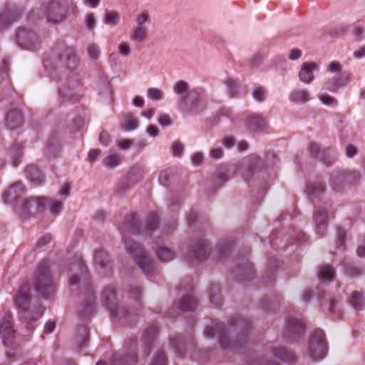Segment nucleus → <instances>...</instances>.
<instances>
[{"instance_id": "40", "label": "nucleus", "mask_w": 365, "mask_h": 365, "mask_svg": "<svg viewBox=\"0 0 365 365\" xmlns=\"http://www.w3.org/2000/svg\"><path fill=\"white\" fill-rule=\"evenodd\" d=\"M150 20V15L147 11L138 14L135 19L137 26H145L144 24Z\"/></svg>"}, {"instance_id": "60", "label": "nucleus", "mask_w": 365, "mask_h": 365, "mask_svg": "<svg viewBox=\"0 0 365 365\" xmlns=\"http://www.w3.org/2000/svg\"><path fill=\"white\" fill-rule=\"evenodd\" d=\"M302 56V51L298 48H293L290 51L289 59L291 60H297L300 58Z\"/></svg>"}, {"instance_id": "54", "label": "nucleus", "mask_w": 365, "mask_h": 365, "mask_svg": "<svg viewBox=\"0 0 365 365\" xmlns=\"http://www.w3.org/2000/svg\"><path fill=\"white\" fill-rule=\"evenodd\" d=\"M158 122L162 126H168L171 124V120L168 115L162 114L158 118Z\"/></svg>"}, {"instance_id": "43", "label": "nucleus", "mask_w": 365, "mask_h": 365, "mask_svg": "<svg viewBox=\"0 0 365 365\" xmlns=\"http://www.w3.org/2000/svg\"><path fill=\"white\" fill-rule=\"evenodd\" d=\"M89 56L93 59H97L101 53L99 47L96 44H91L88 48Z\"/></svg>"}, {"instance_id": "31", "label": "nucleus", "mask_w": 365, "mask_h": 365, "mask_svg": "<svg viewBox=\"0 0 365 365\" xmlns=\"http://www.w3.org/2000/svg\"><path fill=\"white\" fill-rule=\"evenodd\" d=\"M158 216L155 213L152 212L147 217L144 230L148 232L153 231L158 227Z\"/></svg>"}, {"instance_id": "56", "label": "nucleus", "mask_w": 365, "mask_h": 365, "mask_svg": "<svg viewBox=\"0 0 365 365\" xmlns=\"http://www.w3.org/2000/svg\"><path fill=\"white\" fill-rule=\"evenodd\" d=\"M75 55V52L71 48H65L63 53L60 55V59H63L66 58L68 60H70L72 56Z\"/></svg>"}, {"instance_id": "9", "label": "nucleus", "mask_w": 365, "mask_h": 365, "mask_svg": "<svg viewBox=\"0 0 365 365\" xmlns=\"http://www.w3.org/2000/svg\"><path fill=\"white\" fill-rule=\"evenodd\" d=\"M16 38L17 43L24 48L35 50L39 44L36 34L31 30L19 29Z\"/></svg>"}, {"instance_id": "46", "label": "nucleus", "mask_w": 365, "mask_h": 365, "mask_svg": "<svg viewBox=\"0 0 365 365\" xmlns=\"http://www.w3.org/2000/svg\"><path fill=\"white\" fill-rule=\"evenodd\" d=\"M183 149V145L179 141H175L171 147L173 154L175 156H180L182 153Z\"/></svg>"}, {"instance_id": "3", "label": "nucleus", "mask_w": 365, "mask_h": 365, "mask_svg": "<svg viewBox=\"0 0 365 365\" xmlns=\"http://www.w3.org/2000/svg\"><path fill=\"white\" fill-rule=\"evenodd\" d=\"M232 326L236 329H240L243 332L242 335L240 336V338L233 344L230 343L229 341L227 329L222 324H217L215 327H206L204 331V334L209 338H213L215 335V332H217L218 334L219 342L223 349L235 348L238 346V343L241 342V341L245 342V332H247L251 327V324L247 320L244 319H239L234 323Z\"/></svg>"}, {"instance_id": "21", "label": "nucleus", "mask_w": 365, "mask_h": 365, "mask_svg": "<svg viewBox=\"0 0 365 365\" xmlns=\"http://www.w3.org/2000/svg\"><path fill=\"white\" fill-rule=\"evenodd\" d=\"M197 301L192 294L183 297L179 303V308L183 312H192L197 307Z\"/></svg>"}, {"instance_id": "55", "label": "nucleus", "mask_w": 365, "mask_h": 365, "mask_svg": "<svg viewBox=\"0 0 365 365\" xmlns=\"http://www.w3.org/2000/svg\"><path fill=\"white\" fill-rule=\"evenodd\" d=\"M210 156L215 159H220L223 155V150L220 148H213L210 150Z\"/></svg>"}, {"instance_id": "6", "label": "nucleus", "mask_w": 365, "mask_h": 365, "mask_svg": "<svg viewBox=\"0 0 365 365\" xmlns=\"http://www.w3.org/2000/svg\"><path fill=\"white\" fill-rule=\"evenodd\" d=\"M76 6L72 0H51L46 8L48 21L58 24L64 20L69 11L75 12Z\"/></svg>"}, {"instance_id": "63", "label": "nucleus", "mask_w": 365, "mask_h": 365, "mask_svg": "<svg viewBox=\"0 0 365 365\" xmlns=\"http://www.w3.org/2000/svg\"><path fill=\"white\" fill-rule=\"evenodd\" d=\"M223 145L226 148H230L235 145V139L231 136L225 137L223 140Z\"/></svg>"}, {"instance_id": "49", "label": "nucleus", "mask_w": 365, "mask_h": 365, "mask_svg": "<svg viewBox=\"0 0 365 365\" xmlns=\"http://www.w3.org/2000/svg\"><path fill=\"white\" fill-rule=\"evenodd\" d=\"M96 25V19L93 14H88L86 16V26L89 30H93Z\"/></svg>"}, {"instance_id": "28", "label": "nucleus", "mask_w": 365, "mask_h": 365, "mask_svg": "<svg viewBox=\"0 0 365 365\" xmlns=\"http://www.w3.org/2000/svg\"><path fill=\"white\" fill-rule=\"evenodd\" d=\"M349 303L355 309L361 310L364 308L362 294L357 291L354 292L351 294Z\"/></svg>"}, {"instance_id": "15", "label": "nucleus", "mask_w": 365, "mask_h": 365, "mask_svg": "<svg viewBox=\"0 0 365 365\" xmlns=\"http://www.w3.org/2000/svg\"><path fill=\"white\" fill-rule=\"evenodd\" d=\"M23 124L21 112L17 109H13L6 114V125L10 130H14L21 127Z\"/></svg>"}, {"instance_id": "24", "label": "nucleus", "mask_w": 365, "mask_h": 365, "mask_svg": "<svg viewBox=\"0 0 365 365\" xmlns=\"http://www.w3.org/2000/svg\"><path fill=\"white\" fill-rule=\"evenodd\" d=\"M27 178L36 185H39L42 182V175L38 169L33 165H28L26 168Z\"/></svg>"}, {"instance_id": "50", "label": "nucleus", "mask_w": 365, "mask_h": 365, "mask_svg": "<svg viewBox=\"0 0 365 365\" xmlns=\"http://www.w3.org/2000/svg\"><path fill=\"white\" fill-rule=\"evenodd\" d=\"M319 98L320 101L325 105L331 106L336 104V100L329 95L322 94L320 95Z\"/></svg>"}, {"instance_id": "1", "label": "nucleus", "mask_w": 365, "mask_h": 365, "mask_svg": "<svg viewBox=\"0 0 365 365\" xmlns=\"http://www.w3.org/2000/svg\"><path fill=\"white\" fill-rule=\"evenodd\" d=\"M120 230L122 232L128 253L135 260L142 271L145 274H149L153 270V264L150 259L147 257L145 252L138 243L125 240L126 232L136 234L141 232L135 214L132 213L125 218Z\"/></svg>"}, {"instance_id": "53", "label": "nucleus", "mask_w": 365, "mask_h": 365, "mask_svg": "<svg viewBox=\"0 0 365 365\" xmlns=\"http://www.w3.org/2000/svg\"><path fill=\"white\" fill-rule=\"evenodd\" d=\"M346 237V232L343 229H339L337 232V247H342Z\"/></svg>"}, {"instance_id": "18", "label": "nucleus", "mask_w": 365, "mask_h": 365, "mask_svg": "<svg viewBox=\"0 0 365 365\" xmlns=\"http://www.w3.org/2000/svg\"><path fill=\"white\" fill-rule=\"evenodd\" d=\"M267 122L262 116L252 114L248 116L246 125L250 131L261 130L265 128Z\"/></svg>"}, {"instance_id": "62", "label": "nucleus", "mask_w": 365, "mask_h": 365, "mask_svg": "<svg viewBox=\"0 0 365 365\" xmlns=\"http://www.w3.org/2000/svg\"><path fill=\"white\" fill-rule=\"evenodd\" d=\"M328 70L331 72H338L341 70V65L336 61L331 62L328 68Z\"/></svg>"}, {"instance_id": "36", "label": "nucleus", "mask_w": 365, "mask_h": 365, "mask_svg": "<svg viewBox=\"0 0 365 365\" xmlns=\"http://www.w3.org/2000/svg\"><path fill=\"white\" fill-rule=\"evenodd\" d=\"M265 58V55L261 53H257L255 54L252 58L250 60V65L253 68L259 67L263 60Z\"/></svg>"}, {"instance_id": "8", "label": "nucleus", "mask_w": 365, "mask_h": 365, "mask_svg": "<svg viewBox=\"0 0 365 365\" xmlns=\"http://www.w3.org/2000/svg\"><path fill=\"white\" fill-rule=\"evenodd\" d=\"M308 351L314 360L322 359L326 355L327 344L322 330L317 329L313 332L309 341Z\"/></svg>"}, {"instance_id": "32", "label": "nucleus", "mask_w": 365, "mask_h": 365, "mask_svg": "<svg viewBox=\"0 0 365 365\" xmlns=\"http://www.w3.org/2000/svg\"><path fill=\"white\" fill-rule=\"evenodd\" d=\"M120 21V15L115 11H106L104 16V23L111 26H116Z\"/></svg>"}, {"instance_id": "19", "label": "nucleus", "mask_w": 365, "mask_h": 365, "mask_svg": "<svg viewBox=\"0 0 365 365\" xmlns=\"http://www.w3.org/2000/svg\"><path fill=\"white\" fill-rule=\"evenodd\" d=\"M24 192V185L20 182H16L11 186L8 191L4 194V200L5 202L16 201Z\"/></svg>"}, {"instance_id": "29", "label": "nucleus", "mask_w": 365, "mask_h": 365, "mask_svg": "<svg viewBox=\"0 0 365 365\" xmlns=\"http://www.w3.org/2000/svg\"><path fill=\"white\" fill-rule=\"evenodd\" d=\"M94 261L96 264H98L101 267H105L109 262L107 252L102 250L96 251Z\"/></svg>"}, {"instance_id": "41", "label": "nucleus", "mask_w": 365, "mask_h": 365, "mask_svg": "<svg viewBox=\"0 0 365 365\" xmlns=\"http://www.w3.org/2000/svg\"><path fill=\"white\" fill-rule=\"evenodd\" d=\"M187 88H188V84L185 81H179L175 84L174 91L177 94H182L185 92H186Z\"/></svg>"}, {"instance_id": "14", "label": "nucleus", "mask_w": 365, "mask_h": 365, "mask_svg": "<svg viewBox=\"0 0 365 365\" xmlns=\"http://www.w3.org/2000/svg\"><path fill=\"white\" fill-rule=\"evenodd\" d=\"M103 298L104 299L105 305L110 312L111 316H117L118 308L114 301L115 299V289L111 287L106 288L102 293Z\"/></svg>"}, {"instance_id": "10", "label": "nucleus", "mask_w": 365, "mask_h": 365, "mask_svg": "<svg viewBox=\"0 0 365 365\" xmlns=\"http://www.w3.org/2000/svg\"><path fill=\"white\" fill-rule=\"evenodd\" d=\"M305 325L301 320L290 318L284 331V336L288 340H295L304 333Z\"/></svg>"}, {"instance_id": "64", "label": "nucleus", "mask_w": 365, "mask_h": 365, "mask_svg": "<svg viewBox=\"0 0 365 365\" xmlns=\"http://www.w3.org/2000/svg\"><path fill=\"white\" fill-rule=\"evenodd\" d=\"M354 56L356 58H361L365 56V44L354 52Z\"/></svg>"}, {"instance_id": "39", "label": "nucleus", "mask_w": 365, "mask_h": 365, "mask_svg": "<svg viewBox=\"0 0 365 365\" xmlns=\"http://www.w3.org/2000/svg\"><path fill=\"white\" fill-rule=\"evenodd\" d=\"M345 274L350 277H358L361 274V269L352 265H346L344 268Z\"/></svg>"}, {"instance_id": "7", "label": "nucleus", "mask_w": 365, "mask_h": 365, "mask_svg": "<svg viewBox=\"0 0 365 365\" xmlns=\"http://www.w3.org/2000/svg\"><path fill=\"white\" fill-rule=\"evenodd\" d=\"M30 291L31 289L29 284H24L19 289L15 298V303L19 312L21 313V317L28 322H30V321H36L39 319L42 316L44 310L43 308L40 306L37 308L35 317L31 316V312L28 309L31 299Z\"/></svg>"}, {"instance_id": "35", "label": "nucleus", "mask_w": 365, "mask_h": 365, "mask_svg": "<svg viewBox=\"0 0 365 365\" xmlns=\"http://www.w3.org/2000/svg\"><path fill=\"white\" fill-rule=\"evenodd\" d=\"M120 162V158L118 155L116 154L108 155L103 160L104 165L106 167L110 168H114L119 165Z\"/></svg>"}, {"instance_id": "34", "label": "nucleus", "mask_w": 365, "mask_h": 365, "mask_svg": "<svg viewBox=\"0 0 365 365\" xmlns=\"http://www.w3.org/2000/svg\"><path fill=\"white\" fill-rule=\"evenodd\" d=\"M325 186L322 182H317L315 183L309 184L307 186V192L310 195V197L319 195L324 192Z\"/></svg>"}, {"instance_id": "12", "label": "nucleus", "mask_w": 365, "mask_h": 365, "mask_svg": "<svg viewBox=\"0 0 365 365\" xmlns=\"http://www.w3.org/2000/svg\"><path fill=\"white\" fill-rule=\"evenodd\" d=\"M22 14V9L16 6H6L2 12H0V29L10 26Z\"/></svg>"}, {"instance_id": "48", "label": "nucleus", "mask_w": 365, "mask_h": 365, "mask_svg": "<svg viewBox=\"0 0 365 365\" xmlns=\"http://www.w3.org/2000/svg\"><path fill=\"white\" fill-rule=\"evenodd\" d=\"M118 52L123 56H128L130 53L129 44L127 42H121L118 46Z\"/></svg>"}, {"instance_id": "61", "label": "nucleus", "mask_w": 365, "mask_h": 365, "mask_svg": "<svg viewBox=\"0 0 365 365\" xmlns=\"http://www.w3.org/2000/svg\"><path fill=\"white\" fill-rule=\"evenodd\" d=\"M343 84L339 82L337 79H334L329 82L328 88L331 91H334L336 88L341 86Z\"/></svg>"}, {"instance_id": "22", "label": "nucleus", "mask_w": 365, "mask_h": 365, "mask_svg": "<svg viewBox=\"0 0 365 365\" xmlns=\"http://www.w3.org/2000/svg\"><path fill=\"white\" fill-rule=\"evenodd\" d=\"M272 355L274 357L286 362H292L295 360L294 354L292 351L283 347L273 349Z\"/></svg>"}, {"instance_id": "2", "label": "nucleus", "mask_w": 365, "mask_h": 365, "mask_svg": "<svg viewBox=\"0 0 365 365\" xmlns=\"http://www.w3.org/2000/svg\"><path fill=\"white\" fill-rule=\"evenodd\" d=\"M70 270L80 272V275L74 274L69 277V284L72 289L73 287L78 286L81 291L85 292L86 300L80 314L83 317H89L95 312V297L87 277V268L81 257H77L71 263Z\"/></svg>"}, {"instance_id": "26", "label": "nucleus", "mask_w": 365, "mask_h": 365, "mask_svg": "<svg viewBox=\"0 0 365 365\" xmlns=\"http://www.w3.org/2000/svg\"><path fill=\"white\" fill-rule=\"evenodd\" d=\"M207 247L206 240H200L196 245V248L194 250L195 257L197 259L205 258L209 254Z\"/></svg>"}, {"instance_id": "4", "label": "nucleus", "mask_w": 365, "mask_h": 365, "mask_svg": "<svg viewBox=\"0 0 365 365\" xmlns=\"http://www.w3.org/2000/svg\"><path fill=\"white\" fill-rule=\"evenodd\" d=\"M48 205L52 215H58L63 207L62 202L46 197H31L22 205V215L25 217L33 211L42 212Z\"/></svg>"}, {"instance_id": "23", "label": "nucleus", "mask_w": 365, "mask_h": 365, "mask_svg": "<svg viewBox=\"0 0 365 365\" xmlns=\"http://www.w3.org/2000/svg\"><path fill=\"white\" fill-rule=\"evenodd\" d=\"M148 36V28L146 26H135L130 32V38L135 42H143Z\"/></svg>"}, {"instance_id": "13", "label": "nucleus", "mask_w": 365, "mask_h": 365, "mask_svg": "<svg viewBox=\"0 0 365 365\" xmlns=\"http://www.w3.org/2000/svg\"><path fill=\"white\" fill-rule=\"evenodd\" d=\"M310 154L320 160H322L327 165H331L335 160L332 155V150L330 148L321 150L319 145L312 143L309 145Z\"/></svg>"}, {"instance_id": "51", "label": "nucleus", "mask_w": 365, "mask_h": 365, "mask_svg": "<svg viewBox=\"0 0 365 365\" xmlns=\"http://www.w3.org/2000/svg\"><path fill=\"white\" fill-rule=\"evenodd\" d=\"M265 90L261 87L256 88L253 92L254 98L259 101L264 100Z\"/></svg>"}, {"instance_id": "17", "label": "nucleus", "mask_w": 365, "mask_h": 365, "mask_svg": "<svg viewBox=\"0 0 365 365\" xmlns=\"http://www.w3.org/2000/svg\"><path fill=\"white\" fill-rule=\"evenodd\" d=\"M317 232L323 235L327 230V213L325 208H318L314 212Z\"/></svg>"}, {"instance_id": "58", "label": "nucleus", "mask_w": 365, "mask_h": 365, "mask_svg": "<svg viewBox=\"0 0 365 365\" xmlns=\"http://www.w3.org/2000/svg\"><path fill=\"white\" fill-rule=\"evenodd\" d=\"M99 140L101 144L107 145L110 141V135L105 131L101 132L99 136Z\"/></svg>"}, {"instance_id": "44", "label": "nucleus", "mask_w": 365, "mask_h": 365, "mask_svg": "<svg viewBox=\"0 0 365 365\" xmlns=\"http://www.w3.org/2000/svg\"><path fill=\"white\" fill-rule=\"evenodd\" d=\"M227 86L231 96H235L237 92L238 85L237 82L231 78L227 79Z\"/></svg>"}, {"instance_id": "11", "label": "nucleus", "mask_w": 365, "mask_h": 365, "mask_svg": "<svg viewBox=\"0 0 365 365\" xmlns=\"http://www.w3.org/2000/svg\"><path fill=\"white\" fill-rule=\"evenodd\" d=\"M0 334L5 345L9 346L13 342L15 331L13 329L11 315L9 313L0 320Z\"/></svg>"}, {"instance_id": "52", "label": "nucleus", "mask_w": 365, "mask_h": 365, "mask_svg": "<svg viewBox=\"0 0 365 365\" xmlns=\"http://www.w3.org/2000/svg\"><path fill=\"white\" fill-rule=\"evenodd\" d=\"M51 236L49 234L44 235L42 236L36 242V246L38 247H41L47 244H48L51 241Z\"/></svg>"}, {"instance_id": "33", "label": "nucleus", "mask_w": 365, "mask_h": 365, "mask_svg": "<svg viewBox=\"0 0 365 365\" xmlns=\"http://www.w3.org/2000/svg\"><path fill=\"white\" fill-rule=\"evenodd\" d=\"M156 255L159 259L163 262H168L173 258V252L167 247H160L156 250Z\"/></svg>"}, {"instance_id": "57", "label": "nucleus", "mask_w": 365, "mask_h": 365, "mask_svg": "<svg viewBox=\"0 0 365 365\" xmlns=\"http://www.w3.org/2000/svg\"><path fill=\"white\" fill-rule=\"evenodd\" d=\"M22 148L20 145H19L15 151L14 155V160H13V165L14 166H17L19 164V159L22 156L21 153Z\"/></svg>"}, {"instance_id": "45", "label": "nucleus", "mask_w": 365, "mask_h": 365, "mask_svg": "<svg viewBox=\"0 0 365 365\" xmlns=\"http://www.w3.org/2000/svg\"><path fill=\"white\" fill-rule=\"evenodd\" d=\"M151 365H166V357L163 352L158 353Z\"/></svg>"}, {"instance_id": "25", "label": "nucleus", "mask_w": 365, "mask_h": 365, "mask_svg": "<svg viewBox=\"0 0 365 365\" xmlns=\"http://www.w3.org/2000/svg\"><path fill=\"white\" fill-rule=\"evenodd\" d=\"M292 101L297 103H304L309 101V92L305 89L294 91L289 96Z\"/></svg>"}, {"instance_id": "47", "label": "nucleus", "mask_w": 365, "mask_h": 365, "mask_svg": "<svg viewBox=\"0 0 365 365\" xmlns=\"http://www.w3.org/2000/svg\"><path fill=\"white\" fill-rule=\"evenodd\" d=\"M78 334H80L82 337V341H81L80 346H84L88 341V330L86 327H83L80 328L78 331Z\"/></svg>"}, {"instance_id": "38", "label": "nucleus", "mask_w": 365, "mask_h": 365, "mask_svg": "<svg viewBox=\"0 0 365 365\" xmlns=\"http://www.w3.org/2000/svg\"><path fill=\"white\" fill-rule=\"evenodd\" d=\"M148 97L152 100H160L163 97V93L158 88H150L148 90Z\"/></svg>"}, {"instance_id": "5", "label": "nucleus", "mask_w": 365, "mask_h": 365, "mask_svg": "<svg viewBox=\"0 0 365 365\" xmlns=\"http://www.w3.org/2000/svg\"><path fill=\"white\" fill-rule=\"evenodd\" d=\"M34 288L43 297H48L55 292V285L46 262H42L37 267L34 277Z\"/></svg>"}, {"instance_id": "27", "label": "nucleus", "mask_w": 365, "mask_h": 365, "mask_svg": "<svg viewBox=\"0 0 365 365\" xmlns=\"http://www.w3.org/2000/svg\"><path fill=\"white\" fill-rule=\"evenodd\" d=\"M129 349H131V353L129 354V355H128L122 359H120V360L123 364L133 365L137 361V356H136V352H135V349H136V341L135 340H134L133 341H132L130 343V344L129 345Z\"/></svg>"}, {"instance_id": "42", "label": "nucleus", "mask_w": 365, "mask_h": 365, "mask_svg": "<svg viewBox=\"0 0 365 365\" xmlns=\"http://www.w3.org/2000/svg\"><path fill=\"white\" fill-rule=\"evenodd\" d=\"M349 178V174H346V173H342V174H340L339 175H337L332 181V185L334 187V188L336 190V191H339L340 190V187L339 186L337 185V183L338 182H341L344 180H348Z\"/></svg>"}, {"instance_id": "59", "label": "nucleus", "mask_w": 365, "mask_h": 365, "mask_svg": "<svg viewBox=\"0 0 365 365\" xmlns=\"http://www.w3.org/2000/svg\"><path fill=\"white\" fill-rule=\"evenodd\" d=\"M132 143V140L129 139H123L118 143V145L120 149L126 150L130 148Z\"/></svg>"}, {"instance_id": "16", "label": "nucleus", "mask_w": 365, "mask_h": 365, "mask_svg": "<svg viewBox=\"0 0 365 365\" xmlns=\"http://www.w3.org/2000/svg\"><path fill=\"white\" fill-rule=\"evenodd\" d=\"M318 69L319 66L315 63H304L299 72V77L302 82L309 83L314 79L313 71Z\"/></svg>"}, {"instance_id": "30", "label": "nucleus", "mask_w": 365, "mask_h": 365, "mask_svg": "<svg viewBox=\"0 0 365 365\" xmlns=\"http://www.w3.org/2000/svg\"><path fill=\"white\" fill-rule=\"evenodd\" d=\"M319 276L322 279L331 281L334 279L335 273L331 267L329 265H324L320 268Z\"/></svg>"}, {"instance_id": "20", "label": "nucleus", "mask_w": 365, "mask_h": 365, "mask_svg": "<svg viewBox=\"0 0 365 365\" xmlns=\"http://www.w3.org/2000/svg\"><path fill=\"white\" fill-rule=\"evenodd\" d=\"M158 333V328L155 325L148 327L143 334L142 339L145 344V355L150 352V346Z\"/></svg>"}, {"instance_id": "37", "label": "nucleus", "mask_w": 365, "mask_h": 365, "mask_svg": "<svg viewBox=\"0 0 365 365\" xmlns=\"http://www.w3.org/2000/svg\"><path fill=\"white\" fill-rule=\"evenodd\" d=\"M138 125V120L132 115H128L125 121V129L127 130H134Z\"/></svg>"}]
</instances>
